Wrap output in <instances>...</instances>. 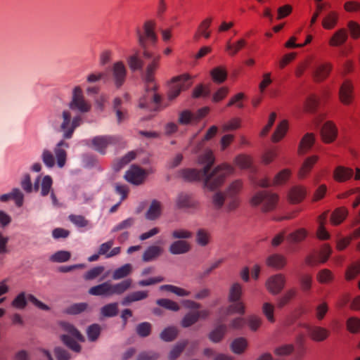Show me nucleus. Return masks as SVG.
<instances>
[{"label": "nucleus", "instance_id": "obj_34", "mask_svg": "<svg viewBox=\"0 0 360 360\" xmlns=\"http://www.w3.org/2000/svg\"><path fill=\"white\" fill-rule=\"evenodd\" d=\"M348 212L345 207L336 209L331 214L330 221L334 225L341 224L347 217Z\"/></svg>", "mask_w": 360, "mask_h": 360}, {"label": "nucleus", "instance_id": "obj_36", "mask_svg": "<svg viewBox=\"0 0 360 360\" xmlns=\"http://www.w3.org/2000/svg\"><path fill=\"white\" fill-rule=\"evenodd\" d=\"M132 271V266L130 264H125L122 266L116 269L112 273V278L114 280H120L126 278Z\"/></svg>", "mask_w": 360, "mask_h": 360}, {"label": "nucleus", "instance_id": "obj_24", "mask_svg": "<svg viewBox=\"0 0 360 360\" xmlns=\"http://www.w3.org/2000/svg\"><path fill=\"white\" fill-rule=\"evenodd\" d=\"M162 213V204L157 200H153L146 213V218L148 220H155L158 219Z\"/></svg>", "mask_w": 360, "mask_h": 360}, {"label": "nucleus", "instance_id": "obj_48", "mask_svg": "<svg viewBox=\"0 0 360 360\" xmlns=\"http://www.w3.org/2000/svg\"><path fill=\"white\" fill-rule=\"evenodd\" d=\"M231 347L235 354H240L243 353L247 347V341L243 338H236L231 343Z\"/></svg>", "mask_w": 360, "mask_h": 360}, {"label": "nucleus", "instance_id": "obj_9", "mask_svg": "<svg viewBox=\"0 0 360 360\" xmlns=\"http://www.w3.org/2000/svg\"><path fill=\"white\" fill-rule=\"evenodd\" d=\"M69 106L72 110H77L82 113L89 112L91 108V104L85 100L79 86L75 87Z\"/></svg>", "mask_w": 360, "mask_h": 360}, {"label": "nucleus", "instance_id": "obj_55", "mask_svg": "<svg viewBox=\"0 0 360 360\" xmlns=\"http://www.w3.org/2000/svg\"><path fill=\"white\" fill-rule=\"evenodd\" d=\"M135 219L129 217L115 225L111 230L112 232H117L122 230H127L133 226Z\"/></svg>", "mask_w": 360, "mask_h": 360}, {"label": "nucleus", "instance_id": "obj_4", "mask_svg": "<svg viewBox=\"0 0 360 360\" xmlns=\"http://www.w3.org/2000/svg\"><path fill=\"white\" fill-rule=\"evenodd\" d=\"M82 123V117L75 116L72 119L71 113L68 110H63L60 115H58L53 124L54 127L63 133L65 139H71L75 130Z\"/></svg>", "mask_w": 360, "mask_h": 360}, {"label": "nucleus", "instance_id": "obj_19", "mask_svg": "<svg viewBox=\"0 0 360 360\" xmlns=\"http://www.w3.org/2000/svg\"><path fill=\"white\" fill-rule=\"evenodd\" d=\"M191 250V245L188 242L184 240H177L173 242L169 248V251L172 255H182L187 253Z\"/></svg>", "mask_w": 360, "mask_h": 360}, {"label": "nucleus", "instance_id": "obj_43", "mask_svg": "<svg viewBox=\"0 0 360 360\" xmlns=\"http://www.w3.org/2000/svg\"><path fill=\"white\" fill-rule=\"evenodd\" d=\"M242 295V286L238 283H233L229 290V301H239Z\"/></svg>", "mask_w": 360, "mask_h": 360}, {"label": "nucleus", "instance_id": "obj_6", "mask_svg": "<svg viewBox=\"0 0 360 360\" xmlns=\"http://www.w3.org/2000/svg\"><path fill=\"white\" fill-rule=\"evenodd\" d=\"M191 85L190 76L184 74L173 77L168 83L167 98L168 101L176 99L182 91L188 89Z\"/></svg>", "mask_w": 360, "mask_h": 360}, {"label": "nucleus", "instance_id": "obj_1", "mask_svg": "<svg viewBox=\"0 0 360 360\" xmlns=\"http://www.w3.org/2000/svg\"><path fill=\"white\" fill-rule=\"evenodd\" d=\"M200 163L205 165L202 169H185L180 173L184 179L188 181H203L204 186L209 190H214L221 186L226 178L233 172L231 166L221 164L211 171L214 158L212 151L208 150L199 157Z\"/></svg>", "mask_w": 360, "mask_h": 360}, {"label": "nucleus", "instance_id": "obj_7", "mask_svg": "<svg viewBox=\"0 0 360 360\" xmlns=\"http://www.w3.org/2000/svg\"><path fill=\"white\" fill-rule=\"evenodd\" d=\"M278 200V195L266 191H262L256 193L252 196L251 204L253 206L261 205V210L266 212L273 210L276 207Z\"/></svg>", "mask_w": 360, "mask_h": 360}, {"label": "nucleus", "instance_id": "obj_29", "mask_svg": "<svg viewBox=\"0 0 360 360\" xmlns=\"http://www.w3.org/2000/svg\"><path fill=\"white\" fill-rule=\"evenodd\" d=\"M212 23V18H208L205 19L199 25L198 32L194 35V39L198 40L200 36L204 37L205 39L210 37V32L207 31Z\"/></svg>", "mask_w": 360, "mask_h": 360}, {"label": "nucleus", "instance_id": "obj_32", "mask_svg": "<svg viewBox=\"0 0 360 360\" xmlns=\"http://www.w3.org/2000/svg\"><path fill=\"white\" fill-rule=\"evenodd\" d=\"M246 45V41L244 39H240L235 43L231 44L230 41H228L226 44V51L229 55L233 56L242 49Z\"/></svg>", "mask_w": 360, "mask_h": 360}, {"label": "nucleus", "instance_id": "obj_50", "mask_svg": "<svg viewBox=\"0 0 360 360\" xmlns=\"http://www.w3.org/2000/svg\"><path fill=\"white\" fill-rule=\"evenodd\" d=\"M68 219L75 226L78 228H84L89 225V221L82 215L70 214L69 215Z\"/></svg>", "mask_w": 360, "mask_h": 360}, {"label": "nucleus", "instance_id": "obj_30", "mask_svg": "<svg viewBox=\"0 0 360 360\" xmlns=\"http://www.w3.org/2000/svg\"><path fill=\"white\" fill-rule=\"evenodd\" d=\"M227 327L224 324L218 325L209 334V339L213 342H220L226 332Z\"/></svg>", "mask_w": 360, "mask_h": 360}, {"label": "nucleus", "instance_id": "obj_58", "mask_svg": "<svg viewBox=\"0 0 360 360\" xmlns=\"http://www.w3.org/2000/svg\"><path fill=\"white\" fill-rule=\"evenodd\" d=\"M243 186L242 181L236 180L232 182L226 190V195L230 198L235 197L241 190Z\"/></svg>", "mask_w": 360, "mask_h": 360}, {"label": "nucleus", "instance_id": "obj_38", "mask_svg": "<svg viewBox=\"0 0 360 360\" xmlns=\"http://www.w3.org/2000/svg\"><path fill=\"white\" fill-rule=\"evenodd\" d=\"M179 330L176 327L169 326L165 328L160 333V338L165 342H172L176 339Z\"/></svg>", "mask_w": 360, "mask_h": 360}, {"label": "nucleus", "instance_id": "obj_51", "mask_svg": "<svg viewBox=\"0 0 360 360\" xmlns=\"http://www.w3.org/2000/svg\"><path fill=\"white\" fill-rule=\"evenodd\" d=\"M196 115L193 114L190 110H185L180 112L178 122L180 124L186 125L196 121Z\"/></svg>", "mask_w": 360, "mask_h": 360}, {"label": "nucleus", "instance_id": "obj_54", "mask_svg": "<svg viewBox=\"0 0 360 360\" xmlns=\"http://www.w3.org/2000/svg\"><path fill=\"white\" fill-rule=\"evenodd\" d=\"M53 181L49 175L44 176L41 183V195L46 196L51 192Z\"/></svg>", "mask_w": 360, "mask_h": 360}, {"label": "nucleus", "instance_id": "obj_56", "mask_svg": "<svg viewBox=\"0 0 360 360\" xmlns=\"http://www.w3.org/2000/svg\"><path fill=\"white\" fill-rule=\"evenodd\" d=\"M41 160H42L44 164L48 168H52L55 165V163H56L55 157H54L53 153L48 149H44L42 151Z\"/></svg>", "mask_w": 360, "mask_h": 360}, {"label": "nucleus", "instance_id": "obj_42", "mask_svg": "<svg viewBox=\"0 0 360 360\" xmlns=\"http://www.w3.org/2000/svg\"><path fill=\"white\" fill-rule=\"evenodd\" d=\"M288 129V122L283 120L276 127V131L272 135L274 142L279 141L285 134Z\"/></svg>", "mask_w": 360, "mask_h": 360}, {"label": "nucleus", "instance_id": "obj_62", "mask_svg": "<svg viewBox=\"0 0 360 360\" xmlns=\"http://www.w3.org/2000/svg\"><path fill=\"white\" fill-rule=\"evenodd\" d=\"M210 233L204 229H199L196 233V242L200 246H205L210 242Z\"/></svg>", "mask_w": 360, "mask_h": 360}, {"label": "nucleus", "instance_id": "obj_31", "mask_svg": "<svg viewBox=\"0 0 360 360\" xmlns=\"http://www.w3.org/2000/svg\"><path fill=\"white\" fill-rule=\"evenodd\" d=\"M354 174L353 170L344 167H338L334 172V177L337 181H345Z\"/></svg>", "mask_w": 360, "mask_h": 360}, {"label": "nucleus", "instance_id": "obj_13", "mask_svg": "<svg viewBox=\"0 0 360 360\" xmlns=\"http://www.w3.org/2000/svg\"><path fill=\"white\" fill-rule=\"evenodd\" d=\"M305 328L310 338L315 342H323L330 335V331L321 326L306 325Z\"/></svg>", "mask_w": 360, "mask_h": 360}, {"label": "nucleus", "instance_id": "obj_59", "mask_svg": "<svg viewBox=\"0 0 360 360\" xmlns=\"http://www.w3.org/2000/svg\"><path fill=\"white\" fill-rule=\"evenodd\" d=\"M296 290L294 288L290 289L281 297L278 300V306L281 308L287 304L296 295Z\"/></svg>", "mask_w": 360, "mask_h": 360}, {"label": "nucleus", "instance_id": "obj_11", "mask_svg": "<svg viewBox=\"0 0 360 360\" xmlns=\"http://www.w3.org/2000/svg\"><path fill=\"white\" fill-rule=\"evenodd\" d=\"M146 175L147 174L144 169L133 165L126 172L124 179L132 184L140 185L143 182Z\"/></svg>", "mask_w": 360, "mask_h": 360}, {"label": "nucleus", "instance_id": "obj_14", "mask_svg": "<svg viewBox=\"0 0 360 360\" xmlns=\"http://www.w3.org/2000/svg\"><path fill=\"white\" fill-rule=\"evenodd\" d=\"M175 202L179 209H195L198 206V202L193 198L192 195L184 192L178 194Z\"/></svg>", "mask_w": 360, "mask_h": 360}, {"label": "nucleus", "instance_id": "obj_47", "mask_svg": "<svg viewBox=\"0 0 360 360\" xmlns=\"http://www.w3.org/2000/svg\"><path fill=\"white\" fill-rule=\"evenodd\" d=\"M88 307V304L85 302L75 303L65 309V313L71 315L79 314L84 311Z\"/></svg>", "mask_w": 360, "mask_h": 360}, {"label": "nucleus", "instance_id": "obj_22", "mask_svg": "<svg viewBox=\"0 0 360 360\" xmlns=\"http://www.w3.org/2000/svg\"><path fill=\"white\" fill-rule=\"evenodd\" d=\"M142 56L139 51L129 56L127 58L128 65L131 71L141 70L144 63Z\"/></svg>", "mask_w": 360, "mask_h": 360}, {"label": "nucleus", "instance_id": "obj_64", "mask_svg": "<svg viewBox=\"0 0 360 360\" xmlns=\"http://www.w3.org/2000/svg\"><path fill=\"white\" fill-rule=\"evenodd\" d=\"M347 328L351 333H358L360 330V319L356 317L349 318L347 321Z\"/></svg>", "mask_w": 360, "mask_h": 360}, {"label": "nucleus", "instance_id": "obj_28", "mask_svg": "<svg viewBox=\"0 0 360 360\" xmlns=\"http://www.w3.org/2000/svg\"><path fill=\"white\" fill-rule=\"evenodd\" d=\"M314 143V134L311 133L306 134L300 141L298 150L299 153L300 155H304L306 153H307L311 148V147L313 146Z\"/></svg>", "mask_w": 360, "mask_h": 360}, {"label": "nucleus", "instance_id": "obj_61", "mask_svg": "<svg viewBox=\"0 0 360 360\" xmlns=\"http://www.w3.org/2000/svg\"><path fill=\"white\" fill-rule=\"evenodd\" d=\"M360 274V261L350 265L345 274L347 280L350 281L354 279L358 274Z\"/></svg>", "mask_w": 360, "mask_h": 360}, {"label": "nucleus", "instance_id": "obj_20", "mask_svg": "<svg viewBox=\"0 0 360 360\" xmlns=\"http://www.w3.org/2000/svg\"><path fill=\"white\" fill-rule=\"evenodd\" d=\"M307 195L306 188L302 186H292L289 193L288 198L291 202L298 203L302 201Z\"/></svg>", "mask_w": 360, "mask_h": 360}, {"label": "nucleus", "instance_id": "obj_49", "mask_svg": "<svg viewBox=\"0 0 360 360\" xmlns=\"http://www.w3.org/2000/svg\"><path fill=\"white\" fill-rule=\"evenodd\" d=\"M71 257V254L68 251L59 250L50 257V261L53 262H65Z\"/></svg>", "mask_w": 360, "mask_h": 360}, {"label": "nucleus", "instance_id": "obj_41", "mask_svg": "<svg viewBox=\"0 0 360 360\" xmlns=\"http://www.w3.org/2000/svg\"><path fill=\"white\" fill-rule=\"evenodd\" d=\"M161 290H167L168 292H172L177 296L179 297H186L190 295L191 292L188 291L184 288L173 285H162L160 286Z\"/></svg>", "mask_w": 360, "mask_h": 360}, {"label": "nucleus", "instance_id": "obj_35", "mask_svg": "<svg viewBox=\"0 0 360 360\" xmlns=\"http://www.w3.org/2000/svg\"><path fill=\"white\" fill-rule=\"evenodd\" d=\"M347 32L345 29H340L337 31L330 40V45L338 46L345 43L347 39Z\"/></svg>", "mask_w": 360, "mask_h": 360}, {"label": "nucleus", "instance_id": "obj_21", "mask_svg": "<svg viewBox=\"0 0 360 360\" xmlns=\"http://www.w3.org/2000/svg\"><path fill=\"white\" fill-rule=\"evenodd\" d=\"M266 264L268 266L281 269L285 266L286 259L281 255L273 254L266 258Z\"/></svg>", "mask_w": 360, "mask_h": 360}, {"label": "nucleus", "instance_id": "obj_40", "mask_svg": "<svg viewBox=\"0 0 360 360\" xmlns=\"http://www.w3.org/2000/svg\"><path fill=\"white\" fill-rule=\"evenodd\" d=\"M211 76L214 82L220 84L226 79L227 72L226 69L222 67H217L211 71Z\"/></svg>", "mask_w": 360, "mask_h": 360}, {"label": "nucleus", "instance_id": "obj_27", "mask_svg": "<svg viewBox=\"0 0 360 360\" xmlns=\"http://www.w3.org/2000/svg\"><path fill=\"white\" fill-rule=\"evenodd\" d=\"M132 284V280L130 278L125 279L120 283L112 284L111 283V296L114 295H122L128 289H129Z\"/></svg>", "mask_w": 360, "mask_h": 360}, {"label": "nucleus", "instance_id": "obj_2", "mask_svg": "<svg viewBox=\"0 0 360 360\" xmlns=\"http://www.w3.org/2000/svg\"><path fill=\"white\" fill-rule=\"evenodd\" d=\"M155 25L156 22L155 20H147L143 24V32L139 28H137L136 32L139 44L143 49V57L146 59L151 60L146 66L143 75V79L145 84H156L154 75L159 66L160 56H154L153 53L148 49V44L155 46L158 41V36L155 32Z\"/></svg>", "mask_w": 360, "mask_h": 360}, {"label": "nucleus", "instance_id": "obj_16", "mask_svg": "<svg viewBox=\"0 0 360 360\" xmlns=\"http://www.w3.org/2000/svg\"><path fill=\"white\" fill-rule=\"evenodd\" d=\"M321 134L324 142H333L337 136V128L331 122H326L321 128Z\"/></svg>", "mask_w": 360, "mask_h": 360}, {"label": "nucleus", "instance_id": "obj_46", "mask_svg": "<svg viewBox=\"0 0 360 360\" xmlns=\"http://www.w3.org/2000/svg\"><path fill=\"white\" fill-rule=\"evenodd\" d=\"M307 236V231L304 229H299L290 233L287 239L292 243H299L302 241Z\"/></svg>", "mask_w": 360, "mask_h": 360}, {"label": "nucleus", "instance_id": "obj_39", "mask_svg": "<svg viewBox=\"0 0 360 360\" xmlns=\"http://www.w3.org/2000/svg\"><path fill=\"white\" fill-rule=\"evenodd\" d=\"M327 218V213H323L319 217V228L317 230V236L319 239L327 240L330 238V234L324 227V223Z\"/></svg>", "mask_w": 360, "mask_h": 360}, {"label": "nucleus", "instance_id": "obj_18", "mask_svg": "<svg viewBox=\"0 0 360 360\" xmlns=\"http://www.w3.org/2000/svg\"><path fill=\"white\" fill-rule=\"evenodd\" d=\"M111 283L104 282L97 285L93 286L89 289V294L94 296L110 297L111 296Z\"/></svg>", "mask_w": 360, "mask_h": 360}, {"label": "nucleus", "instance_id": "obj_15", "mask_svg": "<svg viewBox=\"0 0 360 360\" xmlns=\"http://www.w3.org/2000/svg\"><path fill=\"white\" fill-rule=\"evenodd\" d=\"M68 148L69 144L64 140L60 141L54 148L56 164L59 168H63L65 165L67 160L66 149Z\"/></svg>", "mask_w": 360, "mask_h": 360}, {"label": "nucleus", "instance_id": "obj_57", "mask_svg": "<svg viewBox=\"0 0 360 360\" xmlns=\"http://www.w3.org/2000/svg\"><path fill=\"white\" fill-rule=\"evenodd\" d=\"M156 303L159 306L173 311H178L180 309V307L176 302L169 299H159Z\"/></svg>", "mask_w": 360, "mask_h": 360}, {"label": "nucleus", "instance_id": "obj_53", "mask_svg": "<svg viewBox=\"0 0 360 360\" xmlns=\"http://www.w3.org/2000/svg\"><path fill=\"white\" fill-rule=\"evenodd\" d=\"M198 321L197 314L195 311H190L183 317L181 325L183 328H188Z\"/></svg>", "mask_w": 360, "mask_h": 360}, {"label": "nucleus", "instance_id": "obj_17", "mask_svg": "<svg viewBox=\"0 0 360 360\" xmlns=\"http://www.w3.org/2000/svg\"><path fill=\"white\" fill-rule=\"evenodd\" d=\"M341 102L345 105L351 103L353 96V86L349 81H345L341 85L339 92Z\"/></svg>", "mask_w": 360, "mask_h": 360}, {"label": "nucleus", "instance_id": "obj_60", "mask_svg": "<svg viewBox=\"0 0 360 360\" xmlns=\"http://www.w3.org/2000/svg\"><path fill=\"white\" fill-rule=\"evenodd\" d=\"M231 304L227 307L226 311L228 314L237 313L243 314L245 313V307L243 302L240 301L231 302Z\"/></svg>", "mask_w": 360, "mask_h": 360}, {"label": "nucleus", "instance_id": "obj_8", "mask_svg": "<svg viewBox=\"0 0 360 360\" xmlns=\"http://www.w3.org/2000/svg\"><path fill=\"white\" fill-rule=\"evenodd\" d=\"M120 141L121 137L117 135L96 136L91 139V146L100 154L105 155L108 146L117 145Z\"/></svg>", "mask_w": 360, "mask_h": 360}, {"label": "nucleus", "instance_id": "obj_44", "mask_svg": "<svg viewBox=\"0 0 360 360\" xmlns=\"http://www.w3.org/2000/svg\"><path fill=\"white\" fill-rule=\"evenodd\" d=\"M101 332V327L97 323L90 325L86 329L88 339L91 342H95L98 340Z\"/></svg>", "mask_w": 360, "mask_h": 360}, {"label": "nucleus", "instance_id": "obj_10", "mask_svg": "<svg viewBox=\"0 0 360 360\" xmlns=\"http://www.w3.org/2000/svg\"><path fill=\"white\" fill-rule=\"evenodd\" d=\"M285 277L281 274L270 276L266 282V287L272 295H277L281 292L285 285Z\"/></svg>", "mask_w": 360, "mask_h": 360}, {"label": "nucleus", "instance_id": "obj_5", "mask_svg": "<svg viewBox=\"0 0 360 360\" xmlns=\"http://www.w3.org/2000/svg\"><path fill=\"white\" fill-rule=\"evenodd\" d=\"M60 326L63 330L69 334L60 336L62 342L72 351L79 352L81 351V346L73 338L80 342H84V336L70 323L63 321L60 323Z\"/></svg>", "mask_w": 360, "mask_h": 360}, {"label": "nucleus", "instance_id": "obj_52", "mask_svg": "<svg viewBox=\"0 0 360 360\" xmlns=\"http://www.w3.org/2000/svg\"><path fill=\"white\" fill-rule=\"evenodd\" d=\"M188 344L187 340L179 342L170 351L169 354V360H174L181 354Z\"/></svg>", "mask_w": 360, "mask_h": 360}, {"label": "nucleus", "instance_id": "obj_45", "mask_svg": "<svg viewBox=\"0 0 360 360\" xmlns=\"http://www.w3.org/2000/svg\"><path fill=\"white\" fill-rule=\"evenodd\" d=\"M291 176V171L289 169H284L279 172L274 177L273 184L275 186L282 185L287 182Z\"/></svg>", "mask_w": 360, "mask_h": 360}, {"label": "nucleus", "instance_id": "obj_63", "mask_svg": "<svg viewBox=\"0 0 360 360\" xmlns=\"http://www.w3.org/2000/svg\"><path fill=\"white\" fill-rule=\"evenodd\" d=\"M136 157V154L134 152L131 151L126 154L124 157H122L115 165V169L118 171L122 169L124 165H127L132 160H134Z\"/></svg>", "mask_w": 360, "mask_h": 360}, {"label": "nucleus", "instance_id": "obj_23", "mask_svg": "<svg viewBox=\"0 0 360 360\" xmlns=\"http://www.w3.org/2000/svg\"><path fill=\"white\" fill-rule=\"evenodd\" d=\"M332 65L330 63H323L318 65L313 72V77L316 81L325 79L330 72Z\"/></svg>", "mask_w": 360, "mask_h": 360}, {"label": "nucleus", "instance_id": "obj_33", "mask_svg": "<svg viewBox=\"0 0 360 360\" xmlns=\"http://www.w3.org/2000/svg\"><path fill=\"white\" fill-rule=\"evenodd\" d=\"M317 159V156H311L306 159L298 172V176L300 179H304L307 175Z\"/></svg>", "mask_w": 360, "mask_h": 360}, {"label": "nucleus", "instance_id": "obj_25", "mask_svg": "<svg viewBox=\"0 0 360 360\" xmlns=\"http://www.w3.org/2000/svg\"><path fill=\"white\" fill-rule=\"evenodd\" d=\"M163 252V249L157 245L149 246L143 252L142 259L145 262H151L157 259Z\"/></svg>", "mask_w": 360, "mask_h": 360}, {"label": "nucleus", "instance_id": "obj_26", "mask_svg": "<svg viewBox=\"0 0 360 360\" xmlns=\"http://www.w3.org/2000/svg\"><path fill=\"white\" fill-rule=\"evenodd\" d=\"M148 296V293L147 291H135L133 292H131L128 294L127 296H125L121 304L123 306H128L131 302H137L140 300H143L146 298H147Z\"/></svg>", "mask_w": 360, "mask_h": 360}, {"label": "nucleus", "instance_id": "obj_12", "mask_svg": "<svg viewBox=\"0 0 360 360\" xmlns=\"http://www.w3.org/2000/svg\"><path fill=\"white\" fill-rule=\"evenodd\" d=\"M112 79L117 88H120L127 77V69L122 61L115 63L112 68Z\"/></svg>", "mask_w": 360, "mask_h": 360}, {"label": "nucleus", "instance_id": "obj_37", "mask_svg": "<svg viewBox=\"0 0 360 360\" xmlns=\"http://www.w3.org/2000/svg\"><path fill=\"white\" fill-rule=\"evenodd\" d=\"M118 304L112 302L104 305L101 308V314L103 317H114L118 314Z\"/></svg>", "mask_w": 360, "mask_h": 360}, {"label": "nucleus", "instance_id": "obj_3", "mask_svg": "<svg viewBox=\"0 0 360 360\" xmlns=\"http://www.w3.org/2000/svg\"><path fill=\"white\" fill-rule=\"evenodd\" d=\"M157 89L156 84H145V94L139 100L140 108L150 112H157L169 105H162V96L156 92Z\"/></svg>", "mask_w": 360, "mask_h": 360}]
</instances>
